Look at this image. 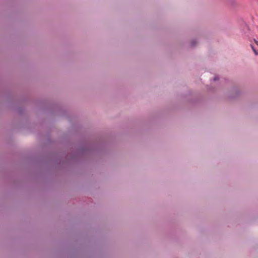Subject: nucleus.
<instances>
[{
    "mask_svg": "<svg viewBox=\"0 0 258 258\" xmlns=\"http://www.w3.org/2000/svg\"><path fill=\"white\" fill-rule=\"evenodd\" d=\"M220 80V77L219 75H215V77L213 78V80L214 82H216L217 81H219Z\"/></svg>",
    "mask_w": 258,
    "mask_h": 258,
    "instance_id": "4",
    "label": "nucleus"
},
{
    "mask_svg": "<svg viewBox=\"0 0 258 258\" xmlns=\"http://www.w3.org/2000/svg\"><path fill=\"white\" fill-rule=\"evenodd\" d=\"M230 94L228 95L229 99H234L237 97L240 94L237 87H234L230 90Z\"/></svg>",
    "mask_w": 258,
    "mask_h": 258,
    "instance_id": "1",
    "label": "nucleus"
},
{
    "mask_svg": "<svg viewBox=\"0 0 258 258\" xmlns=\"http://www.w3.org/2000/svg\"><path fill=\"white\" fill-rule=\"evenodd\" d=\"M199 44V40L197 38L191 39L188 44V47L190 48L196 47Z\"/></svg>",
    "mask_w": 258,
    "mask_h": 258,
    "instance_id": "2",
    "label": "nucleus"
},
{
    "mask_svg": "<svg viewBox=\"0 0 258 258\" xmlns=\"http://www.w3.org/2000/svg\"><path fill=\"white\" fill-rule=\"evenodd\" d=\"M251 48L252 49L253 51H254V52L255 53V54H257V51L255 50L254 47L252 45H251Z\"/></svg>",
    "mask_w": 258,
    "mask_h": 258,
    "instance_id": "5",
    "label": "nucleus"
},
{
    "mask_svg": "<svg viewBox=\"0 0 258 258\" xmlns=\"http://www.w3.org/2000/svg\"><path fill=\"white\" fill-rule=\"evenodd\" d=\"M255 43H256V44L258 45V41H255Z\"/></svg>",
    "mask_w": 258,
    "mask_h": 258,
    "instance_id": "7",
    "label": "nucleus"
},
{
    "mask_svg": "<svg viewBox=\"0 0 258 258\" xmlns=\"http://www.w3.org/2000/svg\"><path fill=\"white\" fill-rule=\"evenodd\" d=\"M210 89H211V91L212 90V87L211 86Z\"/></svg>",
    "mask_w": 258,
    "mask_h": 258,
    "instance_id": "8",
    "label": "nucleus"
},
{
    "mask_svg": "<svg viewBox=\"0 0 258 258\" xmlns=\"http://www.w3.org/2000/svg\"><path fill=\"white\" fill-rule=\"evenodd\" d=\"M228 81H227V80H225V81H220V83H223L224 82V83H227V82H228Z\"/></svg>",
    "mask_w": 258,
    "mask_h": 258,
    "instance_id": "6",
    "label": "nucleus"
},
{
    "mask_svg": "<svg viewBox=\"0 0 258 258\" xmlns=\"http://www.w3.org/2000/svg\"><path fill=\"white\" fill-rule=\"evenodd\" d=\"M225 1L229 2L228 4L232 6L234 5L235 3L236 4L235 0H225Z\"/></svg>",
    "mask_w": 258,
    "mask_h": 258,
    "instance_id": "3",
    "label": "nucleus"
}]
</instances>
